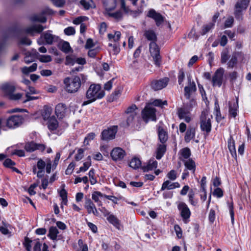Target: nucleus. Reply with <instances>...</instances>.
<instances>
[{
    "instance_id": "nucleus-1",
    "label": "nucleus",
    "mask_w": 251,
    "mask_h": 251,
    "mask_svg": "<svg viewBox=\"0 0 251 251\" xmlns=\"http://www.w3.org/2000/svg\"><path fill=\"white\" fill-rule=\"evenodd\" d=\"M212 115L210 114L207 110L201 112L200 117L201 129L204 132L205 135H208L211 130V122Z\"/></svg>"
},
{
    "instance_id": "nucleus-2",
    "label": "nucleus",
    "mask_w": 251,
    "mask_h": 251,
    "mask_svg": "<svg viewBox=\"0 0 251 251\" xmlns=\"http://www.w3.org/2000/svg\"><path fill=\"white\" fill-rule=\"evenodd\" d=\"M65 89L69 93H75L78 91L81 86L80 77L75 76L72 78L66 77L64 80Z\"/></svg>"
},
{
    "instance_id": "nucleus-3",
    "label": "nucleus",
    "mask_w": 251,
    "mask_h": 251,
    "mask_svg": "<svg viewBox=\"0 0 251 251\" xmlns=\"http://www.w3.org/2000/svg\"><path fill=\"white\" fill-rule=\"evenodd\" d=\"M1 89L10 100H18L22 97V94L21 93L13 94L16 89L15 85L14 83L6 82L3 83L1 86Z\"/></svg>"
},
{
    "instance_id": "nucleus-4",
    "label": "nucleus",
    "mask_w": 251,
    "mask_h": 251,
    "mask_svg": "<svg viewBox=\"0 0 251 251\" xmlns=\"http://www.w3.org/2000/svg\"><path fill=\"white\" fill-rule=\"evenodd\" d=\"M104 96V92L101 90V87L99 84H91L86 92V98L92 99V100L101 99Z\"/></svg>"
},
{
    "instance_id": "nucleus-5",
    "label": "nucleus",
    "mask_w": 251,
    "mask_h": 251,
    "mask_svg": "<svg viewBox=\"0 0 251 251\" xmlns=\"http://www.w3.org/2000/svg\"><path fill=\"white\" fill-rule=\"evenodd\" d=\"M156 109L152 107L151 104L147 105L142 112V118L143 120L148 123L149 121H155Z\"/></svg>"
},
{
    "instance_id": "nucleus-6",
    "label": "nucleus",
    "mask_w": 251,
    "mask_h": 251,
    "mask_svg": "<svg viewBox=\"0 0 251 251\" xmlns=\"http://www.w3.org/2000/svg\"><path fill=\"white\" fill-rule=\"evenodd\" d=\"M24 122L22 115H12L9 117L6 121V126L10 128H15L20 126Z\"/></svg>"
},
{
    "instance_id": "nucleus-7",
    "label": "nucleus",
    "mask_w": 251,
    "mask_h": 251,
    "mask_svg": "<svg viewBox=\"0 0 251 251\" xmlns=\"http://www.w3.org/2000/svg\"><path fill=\"white\" fill-rule=\"evenodd\" d=\"M117 130V126H113L103 130L101 133V139L108 141L114 139Z\"/></svg>"
},
{
    "instance_id": "nucleus-8",
    "label": "nucleus",
    "mask_w": 251,
    "mask_h": 251,
    "mask_svg": "<svg viewBox=\"0 0 251 251\" xmlns=\"http://www.w3.org/2000/svg\"><path fill=\"white\" fill-rule=\"evenodd\" d=\"M183 221L187 224L191 215V211L187 205L184 202H180L177 205Z\"/></svg>"
},
{
    "instance_id": "nucleus-9",
    "label": "nucleus",
    "mask_w": 251,
    "mask_h": 251,
    "mask_svg": "<svg viewBox=\"0 0 251 251\" xmlns=\"http://www.w3.org/2000/svg\"><path fill=\"white\" fill-rule=\"evenodd\" d=\"M249 0H239L235 4L234 15L235 18L240 20L242 19V11L245 10L249 4Z\"/></svg>"
},
{
    "instance_id": "nucleus-10",
    "label": "nucleus",
    "mask_w": 251,
    "mask_h": 251,
    "mask_svg": "<svg viewBox=\"0 0 251 251\" xmlns=\"http://www.w3.org/2000/svg\"><path fill=\"white\" fill-rule=\"evenodd\" d=\"M192 108L190 106L184 105L177 109V113L178 117L180 119H184L186 122L189 123L191 119L189 116V114Z\"/></svg>"
},
{
    "instance_id": "nucleus-11",
    "label": "nucleus",
    "mask_w": 251,
    "mask_h": 251,
    "mask_svg": "<svg viewBox=\"0 0 251 251\" xmlns=\"http://www.w3.org/2000/svg\"><path fill=\"white\" fill-rule=\"evenodd\" d=\"M190 75H187L188 85L184 87V96L187 99H189L193 93L197 90L196 84L194 81L191 80Z\"/></svg>"
},
{
    "instance_id": "nucleus-12",
    "label": "nucleus",
    "mask_w": 251,
    "mask_h": 251,
    "mask_svg": "<svg viewBox=\"0 0 251 251\" xmlns=\"http://www.w3.org/2000/svg\"><path fill=\"white\" fill-rule=\"evenodd\" d=\"M224 72L225 70L223 68H220L216 70L212 79L213 86L220 87L222 85Z\"/></svg>"
},
{
    "instance_id": "nucleus-13",
    "label": "nucleus",
    "mask_w": 251,
    "mask_h": 251,
    "mask_svg": "<svg viewBox=\"0 0 251 251\" xmlns=\"http://www.w3.org/2000/svg\"><path fill=\"white\" fill-rule=\"evenodd\" d=\"M126 155V151L120 147L114 148L110 152L111 157L113 161L122 160Z\"/></svg>"
},
{
    "instance_id": "nucleus-14",
    "label": "nucleus",
    "mask_w": 251,
    "mask_h": 251,
    "mask_svg": "<svg viewBox=\"0 0 251 251\" xmlns=\"http://www.w3.org/2000/svg\"><path fill=\"white\" fill-rule=\"evenodd\" d=\"M25 150L27 152H33L35 150H39L43 151L45 150L46 147L42 144H37L31 141L26 143L24 147Z\"/></svg>"
},
{
    "instance_id": "nucleus-15",
    "label": "nucleus",
    "mask_w": 251,
    "mask_h": 251,
    "mask_svg": "<svg viewBox=\"0 0 251 251\" xmlns=\"http://www.w3.org/2000/svg\"><path fill=\"white\" fill-rule=\"evenodd\" d=\"M169 81L168 77H164L159 80H153L151 83V88L155 91H157L165 88Z\"/></svg>"
},
{
    "instance_id": "nucleus-16",
    "label": "nucleus",
    "mask_w": 251,
    "mask_h": 251,
    "mask_svg": "<svg viewBox=\"0 0 251 251\" xmlns=\"http://www.w3.org/2000/svg\"><path fill=\"white\" fill-rule=\"evenodd\" d=\"M147 16L153 19L157 26H159L164 22V18L160 13L156 12L154 9H151Z\"/></svg>"
},
{
    "instance_id": "nucleus-17",
    "label": "nucleus",
    "mask_w": 251,
    "mask_h": 251,
    "mask_svg": "<svg viewBox=\"0 0 251 251\" xmlns=\"http://www.w3.org/2000/svg\"><path fill=\"white\" fill-rule=\"evenodd\" d=\"M84 207L87 209L88 214L93 213L95 216L99 215V212L95 204L90 198L85 197Z\"/></svg>"
},
{
    "instance_id": "nucleus-18",
    "label": "nucleus",
    "mask_w": 251,
    "mask_h": 251,
    "mask_svg": "<svg viewBox=\"0 0 251 251\" xmlns=\"http://www.w3.org/2000/svg\"><path fill=\"white\" fill-rule=\"evenodd\" d=\"M66 106L62 103H58L55 107V112L59 119H63L66 115Z\"/></svg>"
},
{
    "instance_id": "nucleus-19",
    "label": "nucleus",
    "mask_w": 251,
    "mask_h": 251,
    "mask_svg": "<svg viewBox=\"0 0 251 251\" xmlns=\"http://www.w3.org/2000/svg\"><path fill=\"white\" fill-rule=\"evenodd\" d=\"M157 134L160 143L165 144L168 138L167 131L162 127L159 126L157 128Z\"/></svg>"
},
{
    "instance_id": "nucleus-20",
    "label": "nucleus",
    "mask_w": 251,
    "mask_h": 251,
    "mask_svg": "<svg viewBox=\"0 0 251 251\" xmlns=\"http://www.w3.org/2000/svg\"><path fill=\"white\" fill-rule=\"evenodd\" d=\"M166 151V145L165 144L161 143L157 145L156 149V158L157 159H160L164 155Z\"/></svg>"
},
{
    "instance_id": "nucleus-21",
    "label": "nucleus",
    "mask_w": 251,
    "mask_h": 251,
    "mask_svg": "<svg viewBox=\"0 0 251 251\" xmlns=\"http://www.w3.org/2000/svg\"><path fill=\"white\" fill-rule=\"evenodd\" d=\"M121 2V8L124 11L126 14L129 13L130 14L134 15L135 16L139 15L142 12L141 11L138 9L137 10H131L128 6H126V4L125 0H120Z\"/></svg>"
},
{
    "instance_id": "nucleus-22",
    "label": "nucleus",
    "mask_w": 251,
    "mask_h": 251,
    "mask_svg": "<svg viewBox=\"0 0 251 251\" xmlns=\"http://www.w3.org/2000/svg\"><path fill=\"white\" fill-rule=\"evenodd\" d=\"M180 184L178 182L172 183L170 180L165 181L162 185L161 188V191H164L165 189L171 190L176 188H179Z\"/></svg>"
},
{
    "instance_id": "nucleus-23",
    "label": "nucleus",
    "mask_w": 251,
    "mask_h": 251,
    "mask_svg": "<svg viewBox=\"0 0 251 251\" xmlns=\"http://www.w3.org/2000/svg\"><path fill=\"white\" fill-rule=\"evenodd\" d=\"M115 6H114L112 8H106V10L107 11V14L111 17L115 19L117 21H119L122 20L123 17V12L121 10L117 11L115 12L111 13L108 12L111 10H113L115 8Z\"/></svg>"
},
{
    "instance_id": "nucleus-24",
    "label": "nucleus",
    "mask_w": 251,
    "mask_h": 251,
    "mask_svg": "<svg viewBox=\"0 0 251 251\" xmlns=\"http://www.w3.org/2000/svg\"><path fill=\"white\" fill-rule=\"evenodd\" d=\"M144 36L149 41L155 42L157 41V36L155 32L151 29L146 30L144 31Z\"/></svg>"
},
{
    "instance_id": "nucleus-25",
    "label": "nucleus",
    "mask_w": 251,
    "mask_h": 251,
    "mask_svg": "<svg viewBox=\"0 0 251 251\" xmlns=\"http://www.w3.org/2000/svg\"><path fill=\"white\" fill-rule=\"evenodd\" d=\"M44 28L41 25H34L25 29V32L27 33L32 34L34 32L41 33Z\"/></svg>"
},
{
    "instance_id": "nucleus-26",
    "label": "nucleus",
    "mask_w": 251,
    "mask_h": 251,
    "mask_svg": "<svg viewBox=\"0 0 251 251\" xmlns=\"http://www.w3.org/2000/svg\"><path fill=\"white\" fill-rule=\"evenodd\" d=\"M238 105L237 102H233V103H229V117L235 118L237 115V109Z\"/></svg>"
},
{
    "instance_id": "nucleus-27",
    "label": "nucleus",
    "mask_w": 251,
    "mask_h": 251,
    "mask_svg": "<svg viewBox=\"0 0 251 251\" xmlns=\"http://www.w3.org/2000/svg\"><path fill=\"white\" fill-rule=\"evenodd\" d=\"M39 55V53L36 50H33L32 53L27 52L26 56L24 58V61L26 64H29L34 61L36 56Z\"/></svg>"
},
{
    "instance_id": "nucleus-28",
    "label": "nucleus",
    "mask_w": 251,
    "mask_h": 251,
    "mask_svg": "<svg viewBox=\"0 0 251 251\" xmlns=\"http://www.w3.org/2000/svg\"><path fill=\"white\" fill-rule=\"evenodd\" d=\"M195 136V128L194 127H189L186 132L184 139L186 142H189L193 139Z\"/></svg>"
},
{
    "instance_id": "nucleus-29",
    "label": "nucleus",
    "mask_w": 251,
    "mask_h": 251,
    "mask_svg": "<svg viewBox=\"0 0 251 251\" xmlns=\"http://www.w3.org/2000/svg\"><path fill=\"white\" fill-rule=\"evenodd\" d=\"M58 126V123L55 117L52 116L49 119L48 127L50 130H54Z\"/></svg>"
},
{
    "instance_id": "nucleus-30",
    "label": "nucleus",
    "mask_w": 251,
    "mask_h": 251,
    "mask_svg": "<svg viewBox=\"0 0 251 251\" xmlns=\"http://www.w3.org/2000/svg\"><path fill=\"white\" fill-rule=\"evenodd\" d=\"M107 220L118 229H120V223L119 219L114 215L110 214L107 217Z\"/></svg>"
},
{
    "instance_id": "nucleus-31",
    "label": "nucleus",
    "mask_w": 251,
    "mask_h": 251,
    "mask_svg": "<svg viewBox=\"0 0 251 251\" xmlns=\"http://www.w3.org/2000/svg\"><path fill=\"white\" fill-rule=\"evenodd\" d=\"M137 109V107L136 105L132 104V105L129 106L126 110L125 111V113L126 114H131L127 118V123L128 125L130 123H131L133 119H134V115H133V112L134 111Z\"/></svg>"
},
{
    "instance_id": "nucleus-32",
    "label": "nucleus",
    "mask_w": 251,
    "mask_h": 251,
    "mask_svg": "<svg viewBox=\"0 0 251 251\" xmlns=\"http://www.w3.org/2000/svg\"><path fill=\"white\" fill-rule=\"evenodd\" d=\"M157 162L154 158L151 159L147 165L143 168L144 172H148L155 169L157 167Z\"/></svg>"
},
{
    "instance_id": "nucleus-33",
    "label": "nucleus",
    "mask_w": 251,
    "mask_h": 251,
    "mask_svg": "<svg viewBox=\"0 0 251 251\" xmlns=\"http://www.w3.org/2000/svg\"><path fill=\"white\" fill-rule=\"evenodd\" d=\"M184 162L185 168L190 170L192 171L194 173L196 170V165L195 162L191 158H189L187 160H184L182 159Z\"/></svg>"
},
{
    "instance_id": "nucleus-34",
    "label": "nucleus",
    "mask_w": 251,
    "mask_h": 251,
    "mask_svg": "<svg viewBox=\"0 0 251 251\" xmlns=\"http://www.w3.org/2000/svg\"><path fill=\"white\" fill-rule=\"evenodd\" d=\"M30 20L32 22H38L42 23H44L47 21L46 18L43 15L42 12L40 14H34L31 16L30 17Z\"/></svg>"
},
{
    "instance_id": "nucleus-35",
    "label": "nucleus",
    "mask_w": 251,
    "mask_h": 251,
    "mask_svg": "<svg viewBox=\"0 0 251 251\" xmlns=\"http://www.w3.org/2000/svg\"><path fill=\"white\" fill-rule=\"evenodd\" d=\"M108 47H109V52L110 53H113V54L114 55L118 54L120 51L119 44L118 43H114V44L109 43L108 44Z\"/></svg>"
},
{
    "instance_id": "nucleus-36",
    "label": "nucleus",
    "mask_w": 251,
    "mask_h": 251,
    "mask_svg": "<svg viewBox=\"0 0 251 251\" xmlns=\"http://www.w3.org/2000/svg\"><path fill=\"white\" fill-rule=\"evenodd\" d=\"M58 233L59 231L57 227L52 226L50 227L48 236L50 239L52 240H56Z\"/></svg>"
},
{
    "instance_id": "nucleus-37",
    "label": "nucleus",
    "mask_w": 251,
    "mask_h": 251,
    "mask_svg": "<svg viewBox=\"0 0 251 251\" xmlns=\"http://www.w3.org/2000/svg\"><path fill=\"white\" fill-rule=\"evenodd\" d=\"M214 23H209L207 24L204 25L201 28V35H204L209 32L214 27Z\"/></svg>"
},
{
    "instance_id": "nucleus-38",
    "label": "nucleus",
    "mask_w": 251,
    "mask_h": 251,
    "mask_svg": "<svg viewBox=\"0 0 251 251\" xmlns=\"http://www.w3.org/2000/svg\"><path fill=\"white\" fill-rule=\"evenodd\" d=\"M37 68V64L33 63L30 67H24L22 68V72L25 75H28L29 73L35 71Z\"/></svg>"
},
{
    "instance_id": "nucleus-39",
    "label": "nucleus",
    "mask_w": 251,
    "mask_h": 251,
    "mask_svg": "<svg viewBox=\"0 0 251 251\" xmlns=\"http://www.w3.org/2000/svg\"><path fill=\"white\" fill-rule=\"evenodd\" d=\"M43 36L44 39L46 41V43L49 45L52 44L53 42L57 38V37L55 35L48 32L45 33Z\"/></svg>"
},
{
    "instance_id": "nucleus-40",
    "label": "nucleus",
    "mask_w": 251,
    "mask_h": 251,
    "mask_svg": "<svg viewBox=\"0 0 251 251\" xmlns=\"http://www.w3.org/2000/svg\"><path fill=\"white\" fill-rule=\"evenodd\" d=\"M141 166V160L137 157H134L131 159L129 163V166L134 169L140 168Z\"/></svg>"
},
{
    "instance_id": "nucleus-41",
    "label": "nucleus",
    "mask_w": 251,
    "mask_h": 251,
    "mask_svg": "<svg viewBox=\"0 0 251 251\" xmlns=\"http://www.w3.org/2000/svg\"><path fill=\"white\" fill-rule=\"evenodd\" d=\"M150 51L151 55L159 53V49L156 42H151L150 44Z\"/></svg>"
},
{
    "instance_id": "nucleus-42",
    "label": "nucleus",
    "mask_w": 251,
    "mask_h": 251,
    "mask_svg": "<svg viewBox=\"0 0 251 251\" xmlns=\"http://www.w3.org/2000/svg\"><path fill=\"white\" fill-rule=\"evenodd\" d=\"M63 188L59 192V196L61 197L62 199V203L66 205L67 203L68 200H67V192L64 189V185L62 186Z\"/></svg>"
},
{
    "instance_id": "nucleus-43",
    "label": "nucleus",
    "mask_w": 251,
    "mask_h": 251,
    "mask_svg": "<svg viewBox=\"0 0 251 251\" xmlns=\"http://www.w3.org/2000/svg\"><path fill=\"white\" fill-rule=\"evenodd\" d=\"M237 63V57L236 54H233L231 58L227 63V65L228 68H233Z\"/></svg>"
},
{
    "instance_id": "nucleus-44",
    "label": "nucleus",
    "mask_w": 251,
    "mask_h": 251,
    "mask_svg": "<svg viewBox=\"0 0 251 251\" xmlns=\"http://www.w3.org/2000/svg\"><path fill=\"white\" fill-rule=\"evenodd\" d=\"M180 153L184 159H189L191 155V151L188 148H185L180 151Z\"/></svg>"
},
{
    "instance_id": "nucleus-45",
    "label": "nucleus",
    "mask_w": 251,
    "mask_h": 251,
    "mask_svg": "<svg viewBox=\"0 0 251 251\" xmlns=\"http://www.w3.org/2000/svg\"><path fill=\"white\" fill-rule=\"evenodd\" d=\"M185 78V73L183 69L179 70L178 74V82L179 85L183 86V82Z\"/></svg>"
},
{
    "instance_id": "nucleus-46",
    "label": "nucleus",
    "mask_w": 251,
    "mask_h": 251,
    "mask_svg": "<svg viewBox=\"0 0 251 251\" xmlns=\"http://www.w3.org/2000/svg\"><path fill=\"white\" fill-rule=\"evenodd\" d=\"M230 56L228 54V50H224L221 53V61L223 64L226 63L228 60Z\"/></svg>"
},
{
    "instance_id": "nucleus-47",
    "label": "nucleus",
    "mask_w": 251,
    "mask_h": 251,
    "mask_svg": "<svg viewBox=\"0 0 251 251\" xmlns=\"http://www.w3.org/2000/svg\"><path fill=\"white\" fill-rule=\"evenodd\" d=\"M89 176L90 177V181L92 185H94L97 183L96 178L95 177V170L91 169L89 173Z\"/></svg>"
},
{
    "instance_id": "nucleus-48",
    "label": "nucleus",
    "mask_w": 251,
    "mask_h": 251,
    "mask_svg": "<svg viewBox=\"0 0 251 251\" xmlns=\"http://www.w3.org/2000/svg\"><path fill=\"white\" fill-rule=\"evenodd\" d=\"M60 49L64 52L68 53L70 52L71 48L68 42H64L61 45Z\"/></svg>"
},
{
    "instance_id": "nucleus-49",
    "label": "nucleus",
    "mask_w": 251,
    "mask_h": 251,
    "mask_svg": "<svg viewBox=\"0 0 251 251\" xmlns=\"http://www.w3.org/2000/svg\"><path fill=\"white\" fill-rule=\"evenodd\" d=\"M91 165V161H86L83 163V166L80 167L79 171L76 173L78 174L81 172H86Z\"/></svg>"
},
{
    "instance_id": "nucleus-50",
    "label": "nucleus",
    "mask_w": 251,
    "mask_h": 251,
    "mask_svg": "<svg viewBox=\"0 0 251 251\" xmlns=\"http://www.w3.org/2000/svg\"><path fill=\"white\" fill-rule=\"evenodd\" d=\"M194 196L195 194L193 191L190 192L188 194L189 201L192 205L196 206L198 203V200H194Z\"/></svg>"
},
{
    "instance_id": "nucleus-51",
    "label": "nucleus",
    "mask_w": 251,
    "mask_h": 251,
    "mask_svg": "<svg viewBox=\"0 0 251 251\" xmlns=\"http://www.w3.org/2000/svg\"><path fill=\"white\" fill-rule=\"evenodd\" d=\"M151 55L153 57L155 65L159 66L161 62V57L159 53Z\"/></svg>"
},
{
    "instance_id": "nucleus-52",
    "label": "nucleus",
    "mask_w": 251,
    "mask_h": 251,
    "mask_svg": "<svg viewBox=\"0 0 251 251\" xmlns=\"http://www.w3.org/2000/svg\"><path fill=\"white\" fill-rule=\"evenodd\" d=\"M39 60L42 62L47 63L51 61V57L49 55H41Z\"/></svg>"
},
{
    "instance_id": "nucleus-53",
    "label": "nucleus",
    "mask_w": 251,
    "mask_h": 251,
    "mask_svg": "<svg viewBox=\"0 0 251 251\" xmlns=\"http://www.w3.org/2000/svg\"><path fill=\"white\" fill-rule=\"evenodd\" d=\"M95 137V133L91 132L89 133L84 139V144L86 145H89V141L93 140Z\"/></svg>"
},
{
    "instance_id": "nucleus-54",
    "label": "nucleus",
    "mask_w": 251,
    "mask_h": 251,
    "mask_svg": "<svg viewBox=\"0 0 251 251\" xmlns=\"http://www.w3.org/2000/svg\"><path fill=\"white\" fill-rule=\"evenodd\" d=\"M32 242V241L28 238V237H26L25 238V242L24 243V246L26 248V250L27 251H31V243Z\"/></svg>"
},
{
    "instance_id": "nucleus-55",
    "label": "nucleus",
    "mask_w": 251,
    "mask_h": 251,
    "mask_svg": "<svg viewBox=\"0 0 251 251\" xmlns=\"http://www.w3.org/2000/svg\"><path fill=\"white\" fill-rule=\"evenodd\" d=\"M64 33L68 36L74 35L75 33V28L72 26H69L64 30Z\"/></svg>"
},
{
    "instance_id": "nucleus-56",
    "label": "nucleus",
    "mask_w": 251,
    "mask_h": 251,
    "mask_svg": "<svg viewBox=\"0 0 251 251\" xmlns=\"http://www.w3.org/2000/svg\"><path fill=\"white\" fill-rule=\"evenodd\" d=\"M167 176L170 180H175L177 177L176 171L174 170H171L167 174Z\"/></svg>"
},
{
    "instance_id": "nucleus-57",
    "label": "nucleus",
    "mask_w": 251,
    "mask_h": 251,
    "mask_svg": "<svg viewBox=\"0 0 251 251\" xmlns=\"http://www.w3.org/2000/svg\"><path fill=\"white\" fill-rule=\"evenodd\" d=\"M99 51V48L90 50L88 52V55L90 57L95 58Z\"/></svg>"
},
{
    "instance_id": "nucleus-58",
    "label": "nucleus",
    "mask_w": 251,
    "mask_h": 251,
    "mask_svg": "<svg viewBox=\"0 0 251 251\" xmlns=\"http://www.w3.org/2000/svg\"><path fill=\"white\" fill-rule=\"evenodd\" d=\"M174 229L176 231L177 237L180 239L182 236V231L181 228L178 225H176L174 226Z\"/></svg>"
},
{
    "instance_id": "nucleus-59",
    "label": "nucleus",
    "mask_w": 251,
    "mask_h": 251,
    "mask_svg": "<svg viewBox=\"0 0 251 251\" xmlns=\"http://www.w3.org/2000/svg\"><path fill=\"white\" fill-rule=\"evenodd\" d=\"M66 65H73L75 63V58L71 56H67L66 57Z\"/></svg>"
},
{
    "instance_id": "nucleus-60",
    "label": "nucleus",
    "mask_w": 251,
    "mask_h": 251,
    "mask_svg": "<svg viewBox=\"0 0 251 251\" xmlns=\"http://www.w3.org/2000/svg\"><path fill=\"white\" fill-rule=\"evenodd\" d=\"M75 164L72 162H71L68 166V168H67L65 173L66 175H70L72 174L73 171L74 170L75 167Z\"/></svg>"
},
{
    "instance_id": "nucleus-61",
    "label": "nucleus",
    "mask_w": 251,
    "mask_h": 251,
    "mask_svg": "<svg viewBox=\"0 0 251 251\" xmlns=\"http://www.w3.org/2000/svg\"><path fill=\"white\" fill-rule=\"evenodd\" d=\"M213 195L217 198H221L223 196V192L221 188L217 187L214 190Z\"/></svg>"
},
{
    "instance_id": "nucleus-62",
    "label": "nucleus",
    "mask_w": 251,
    "mask_h": 251,
    "mask_svg": "<svg viewBox=\"0 0 251 251\" xmlns=\"http://www.w3.org/2000/svg\"><path fill=\"white\" fill-rule=\"evenodd\" d=\"M167 102L166 100L162 101L160 100H155L152 103V105L156 106H161L163 105H167Z\"/></svg>"
},
{
    "instance_id": "nucleus-63",
    "label": "nucleus",
    "mask_w": 251,
    "mask_h": 251,
    "mask_svg": "<svg viewBox=\"0 0 251 251\" xmlns=\"http://www.w3.org/2000/svg\"><path fill=\"white\" fill-rule=\"evenodd\" d=\"M84 151L82 149H79L77 151V153L75 155V159L76 161H79L81 160L83 156Z\"/></svg>"
},
{
    "instance_id": "nucleus-64",
    "label": "nucleus",
    "mask_w": 251,
    "mask_h": 251,
    "mask_svg": "<svg viewBox=\"0 0 251 251\" xmlns=\"http://www.w3.org/2000/svg\"><path fill=\"white\" fill-rule=\"evenodd\" d=\"M3 165L4 166L8 168L11 167L12 166H14L15 165V163L11 159L7 158L6 159L4 162Z\"/></svg>"
}]
</instances>
